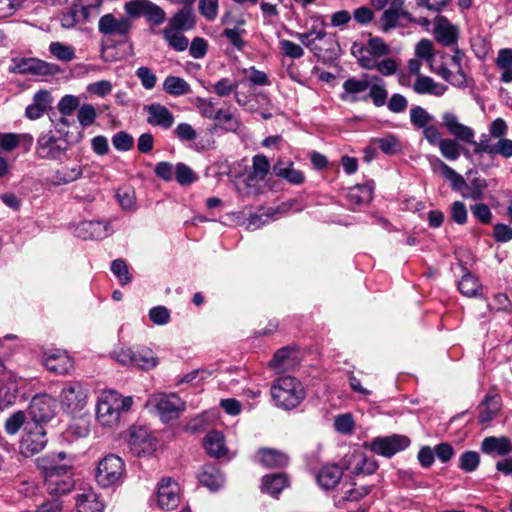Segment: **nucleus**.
<instances>
[{"label": "nucleus", "mask_w": 512, "mask_h": 512, "mask_svg": "<svg viewBox=\"0 0 512 512\" xmlns=\"http://www.w3.org/2000/svg\"><path fill=\"white\" fill-rule=\"evenodd\" d=\"M442 126L454 137L453 139L473 145V153L476 155L486 153L490 156L512 157V140H502L491 144L488 134H482L480 141H475L474 129L461 123L454 113L445 112L442 114Z\"/></svg>", "instance_id": "obj_1"}, {"label": "nucleus", "mask_w": 512, "mask_h": 512, "mask_svg": "<svg viewBox=\"0 0 512 512\" xmlns=\"http://www.w3.org/2000/svg\"><path fill=\"white\" fill-rule=\"evenodd\" d=\"M271 395L275 404L283 409L297 407L305 398L302 384L290 376L279 377L271 387Z\"/></svg>", "instance_id": "obj_2"}, {"label": "nucleus", "mask_w": 512, "mask_h": 512, "mask_svg": "<svg viewBox=\"0 0 512 512\" xmlns=\"http://www.w3.org/2000/svg\"><path fill=\"white\" fill-rule=\"evenodd\" d=\"M124 474V461L115 454H108L99 461L95 479L101 487L109 488L121 484Z\"/></svg>", "instance_id": "obj_3"}, {"label": "nucleus", "mask_w": 512, "mask_h": 512, "mask_svg": "<svg viewBox=\"0 0 512 512\" xmlns=\"http://www.w3.org/2000/svg\"><path fill=\"white\" fill-rule=\"evenodd\" d=\"M148 404L155 408L163 422L177 419L186 407L185 402L175 393L154 394L149 398Z\"/></svg>", "instance_id": "obj_4"}, {"label": "nucleus", "mask_w": 512, "mask_h": 512, "mask_svg": "<svg viewBox=\"0 0 512 512\" xmlns=\"http://www.w3.org/2000/svg\"><path fill=\"white\" fill-rule=\"evenodd\" d=\"M44 486L51 495L69 493L74 487L71 468L66 465L46 468L44 472Z\"/></svg>", "instance_id": "obj_5"}, {"label": "nucleus", "mask_w": 512, "mask_h": 512, "mask_svg": "<svg viewBox=\"0 0 512 512\" xmlns=\"http://www.w3.org/2000/svg\"><path fill=\"white\" fill-rule=\"evenodd\" d=\"M87 398L88 389L80 381L65 382L59 395L63 409L70 414L81 411L87 403Z\"/></svg>", "instance_id": "obj_6"}, {"label": "nucleus", "mask_w": 512, "mask_h": 512, "mask_svg": "<svg viewBox=\"0 0 512 512\" xmlns=\"http://www.w3.org/2000/svg\"><path fill=\"white\" fill-rule=\"evenodd\" d=\"M127 443L131 453L137 457L151 455L157 448V438L143 426L129 428Z\"/></svg>", "instance_id": "obj_7"}, {"label": "nucleus", "mask_w": 512, "mask_h": 512, "mask_svg": "<svg viewBox=\"0 0 512 512\" xmlns=\"http://www.w3.org/2000/svg\"><path fill=\"white\" fill-rule=\"evenodd\" d=\"M133 29V22L128 16L116 17L112 13L100 17L98 31L104 36L118 37L127 42Z\"/></svg>", "instance_id": "obj_8"}, {"label": "nucleus", "mask_w": 512, "mask_h": 512, "mask_svg": "<svg viewBox=\"0 0 512 512\" xmlns=\"http://www.w3.org/2000/svg\"><path fill=\"white\" fill-rule=\"evenodd\" d=\"M407 23L414 22L412 15L404 8V0H391L390 5L385 9L379 18L380 29L387 33Z\"/></svg>", "instance_id": "obj_9"}, {"label": "nucleus", "mask_w": 512, "mask_h": 512, "mask_svg": "<svg viewBox=\"0 0 512 512\" xmlns=\"http://www.w3.org/2000/svg\"><path fill=\"white\" fill-rule=\"evenodd\" d=\"M47 441L43 426L28 422L25 425V434L20 442V451L25 457L33 456L45 448Z\"/></svg>", "instance_id": "obj_10"}, {"label": "nucleus", "mask_w": 512, "mask_h": 512, "mask_svg": "<svg viewBox=\"0 0 512 512\" xmlns=\"http://www.w3.org/2000/svg\"><path fill=\"white\" fill-rule=\"evenodd\" d=\"M10 72L17 74H31L35 76L55 75L59 67L55 64L45 62L37 58H15Z\"/></svg>", "instance_id": "obj_11"}, {"label": "nucleus", "mask_w": 512, "mask_h": 512, "mask_svg": "<svg viewBox=\"0 0 512 512\" xmlns=\"http://www.w3.org/2000/svg\"><path fill=\"white\" fill-rule=\"evenodd\" d=\"M116 360L123 365H133L143 370H149L158 364L153 351L146 347L137 350L122 349L116 353Z\"/></svg>", "instance_id": "obj_12"}, {"label": "nucleus", "mask_w": 512, "mask_h": 512, "mask_svg": "<svg viewBox=\"0 0 512 512\" xmlns=\"http://www.w3.org/2000/svg\"><path fill=\"white\" fill-rule=\"evenodd\" d=\"M340 463L344 470L350 471L355 476L371 475L378 468L375 460L368 458L359 450L349 451L343 456Z\"/></svg>", "instance_id": "obj_13"}, {"label": "nucleus", "mask_w": 512, "mask_h": 512, "mask_svg": "<svg viewBox=\"0 0 512 512\" xmlns=\"http://www.w3.org/2000/svg\"><path fill=\"white\" fill-rule=\"evenodd\" d=\"M114 391H104L98 399L96 418L103 427H113L120 419L118 403L115 402Z\"/></svg>", "instance_id": "obj_14"}, {"label": "nucleus", "mask_w": 512, "mask_h": 512, "mask_svg": "<svg viewBox=\"0 0 512 512\" xmlns=\"http://www.w3.org/2000/svg\"><path fill=\"white\" fill-rule=\"evenodd\" d=\"M28 411L32 419L31 424L42 425L55 416V401L47 394L36 395L32 398Z\"/></svg>", "instance_id": "obj_15"}, {"label": "nucleus", "mask_w": 512, "mask_h": 512, "mask_svg": "<svg viewBox=\"0 0 512 512\" xmlns=\"http://www.w3.org/2000/svg\"><path fill=\"white\" fill-rule=\"evenodd\" d=\"M68 147L51 132L43 133L37 140L36 155L40 159L58 160L65 155Z\"/></svg>", "instance_id": "obj_16"}, {"label": "nucleus", "mask_w": 512, "mask_h": 512, "mask_svg": "<svg viewBox=\"0 0 512 512\" xmlns=\"http://www.w3.org/2000/svg\"><path fill=\"white\" fill-rule=\"evenodd\" d=\"M410 445V439L402 435L378 437L372 440L371 450L384 457H392Z\"/></svg>", "instance_id": "obj_17"}, {"label": "nucleus", "mask_w": 512, "mask_h": 512, "mask_svg": "<svg viewBox=\"0 0 512 512\" xmlns=\"http://www.w3.org/2000/svg\"><path fill=\"white\" fill-rule=\"evenodd\" d=\"M157 504L162 510H173L180 502V488L171 478H163L157 489Z\"/></svg>", "instance_id": "obj_18"}, {"label": "nucleus", "mask_w": 512, "mask_h": 512, "mask_svg": "<svg viewBox=\"0 0 512 512\" xmlns=\"http://www.w3.org/2000/svg\"><path fill=\"white\" fill-rule=\"evenodd\" d=\"M42 361L49 371L56 374H67L74 369V361L65 351L51 350L46 352Z\"/></svg>", "instance_id": "obj_19"}, {"label": "nucleus", "mask_w": 512, "mask_h": 512, "mask_svg": "<svg viewBox=\"0 0 512 512\" xmlns=\"http://www.w3.org/2000/svg\"><path fill=\"white\" fill-rule=\"evenodd\" d=\"M76 235L82 239L101 240L113 233L109 222L83 221L75 229Z\"/></svg>", "instance_id": "obj_20"}, {"label": "nucleus", "mask_w": 512, "mask_h": 512, "mask_svg": "<svg viewBox=\"0 0 512 512\" xmlns=\"http://www.w3.org/2000/svg\"><path fill=\"white\" fill-rule=\"evenodd\" d=\"M434 37L443 46L457 45L459 31L446 17L438 16L435 20Z\"/></svg>", "instance_id": "obj_21"}, {"label": "nucleus", "mask_w": 512, "mask_h": 512, "mask_svg": "<svg viewBox=\"0 0 512 512\" xmlns=\"http://www.w3.org/2000/svg\"><path fill=\"white\" fill-rule=\"evenodd\" d=\"M144 110L147 112V122L150 125L157 126L165 130L172 127L175 117L166 106L159 103H152L150 105H146Z\"/></svg>", "instance_id": "obj_22"}, {"label": "nucleus", "mask_w": 512, "mask_h": 512, "mask_svg": "<svg viewBox=\"0 0 512 512\" xmlns=\"http://www.w3.org/2000/svg\"><path fill=\"white\" fill-rule=\"evenodd\" d=\"M344 468L335 463L323 465L317 473L316 480L318 485L324 490L334 489L342 479Z\"/></svg>", "instance_id": "obj_23"}, {"label": "nucleus", "mask_w": 512, "mask_h": 512, "mask_svg": "<svg viewBox=\"0 0 512 512\" xmlns=\"http://www.w3.org/2000/svg\"><path fill=\"white\" fill-rule=\"evenodd\" d=\"M370 82L371 79H347L343 83V92L340 94V99L350 103H355L359 100H366L367 97H360L359 95L368 90Z\"/></svg>", "instance_id": "obj_24"}, {"label": "nucleus", "mask_w": 512, "mask_h": 512, "mask_svg": "<svg viewBox=\"0 0 512 512\" xmlns=\"http://www.w3.org/2000/svg\"><path fill=\"white\" fill-rule=\"evenodd\" d=\"M273 173L292 185H301L305 181L304 173L295 169L290 160L279 159L273 166Z\"/></svg>", "instance_id": "obj_25"}, {"label": "nucleus", "mask_w": 512, "mask_h": 512, "mask_svg": "<svg viewBox=\"0 0 512 512\" xmlns=\"http://www.w3.org/2000/svg\"><path fill=\"white\" fill-rule=\"evenodd\" d=\"M488 187V182L485 178L478 175L477 172L468 173V180L466 186L463 188L461 196L470 200H482L484 198L485 190Z\"/></svg>", "instance_id": "obj_26"}, {"label": "nucleus", "mask_w": 512, "mask_h": 512, "mask_svg": "<svg viewBox=\"0 0 512 512\" xmlns=\"http://www.w3.org/2000/svg\"><path fill=\"white\" fill-rule=\"evenodd\" d=\"M431 167L434 172L439 171L441 175L450 182L451 188L454 191L460 192V194L462 193L463 188L466 186V180L461 174L439 158H433Z\"/></svg>", "instance_id": "obj_27"}, {"label": "nucleus", "mask_w": 512, "mask_h": 512, "mask_svg": "<svg viewBox=\"0 0 512 512\" xmlns=\"http://www.w3.org/2000/svg\"><path fill=\"white\" fill-rule=\"evenodd\" d=\"M481 451L488 455L505 456L512 451V443L506 436H489L482 440Z\"/></svg>", "instance_id": "obj_28"}, {"label": "nucleus", "mask_w": 512, "mask_h": 512, "mask_svg": "<svg viewBox=\"0 0 512 512\" xmlns=\"http://www.w3.org/2000/svg\"><path fill=\"white\" fill-rule=\"evenodd\" d=\"M52 102L51 94L47 90H40L33 96V101L26 107L25 116L30 120L39 119Z\"/></svg>", "instance_id": "obj_29"}, {"label": "nucleus", "mask_w": 512, "mask_h": 512, "mask_svg": "<svg viewBox=\"0 0 512 512\" xmlns=\"http://www.w3.org/2000/svg\"><path fill=\"white\" fill-rule=\"evenodd\" d=\"M413 91L419 95L443 96L447 91V86L436 82L429 76L419 75L413 84Z\"/></svg>", "instance_id": "obj_30"}, {"label": "nucleus", "mask_w": 512, "mask_h": 512, "mask_svg": "<svg viewBox=\"0 0 512 512\" xmlns=\"http://www.w3.org/2000/svg\"><path fill=\"white\" fill-rule=\"evenodd\" d=\"M196 16L193 8H181L169 20L165 28H171L177 31H188L194 28Z\"/></svg>", "instance_id": "obj_31"}, {"label": "nucleus", "mask_w": 512, "mask_h": 512, "mask_svg": "<svg viewBox=\"0 0 512 512\" xmlns=\"http://www.w3.org/2000/svg\"><path fill=\"white\" fill-rule=\"evenodd\" d=\"M78 512H103L104 504L93 490H85L76 496Z\"/></svg>", "instance_id": "obj_32"}, {"label": "nucleus", "mask_w": 512, "mask_h": 512, "mask_svg": "<svg viewBox=\"0 0 512 512\" xmlns=\"http://www.w3.org/2000/svg\"><path fill=\"white\" fill-rule=\"evenodd\" d=\"M256 459L268 468H280L288 463L286 454L271 448H262L256 454Z\"/></svg>", "instance_id": "obj_33"}, {"label": "nucleus", "mask_w": 512, "mask_h": 512, "mask_svg": "<svg viewBox=\"0 0 512 512\" xmlns=\"http://www.w3.org/2000/svg\"><path fill=\"white\" fill-rule=\"evenodd\" d=\"M204 447L211 457L220 458L227 453L224 436L219 431H211L205 436Z\"/></svg>", "instance_id": "obj_34"}, {"label": "nucleus", "mask_w": 512, "mask_h": 512, "mask_svg": "<svg viewBox=\"0 0 512 512\" xmlns=\"http://www.w3.org/2000/svg\"><path fill=\"white\" fill-rule=\"evenodd\" d=\"M459 142L452 138H443L437 146L445 159L455 161L460 157L461 152L465 157L469 156V151L463 148Z\"/></svg>", "instance_id": "obj_35"}, {"label": "nucleus", "mask_w": 512, "mask_h": 512, "mask_svg": "<svg viewBox=\"0 0 512 512\" xmlns=\"http://www.w3.org/2000/svg\"><path fill=\"white\" fill-rule=\"evenodd\" d=\"M199 481L211 491H217L222 487L224 477L217 467L206 465L199 474Z\"/></svg>", "instance_id": "obj_36"}, {"label": "nucleus", "mask_w": 512, "mask_h": 512, "mask_svg": "<svg viewBox=\"0 0 512 512\" xmlns=\"http://www.w3.org/2000/svg\"><path fill=\"white\" fill-rule=\"evenodd\" d=\"M373 185L371 183L355 185L349 188L347 199L350 204L362 205L369 203L373 197Z\"/></svg>", "instance_id": "obj_37"}, {"label": "nucleus", "mask_w": 512, "mask_h": 512, "mask_svg": "<svg viewBox=\"0 0 512 512\" xmlns=\"http://www.w3.org/2000/svg\"><path fill=\"white\" fill-rule=\"evenodd\" d=\"M369 89V94L366 97L371 98L375 106L381 107L386 104L388 92L381 78L377 76L371 77Z\"/></svg>", "instance_id": "obj_38"}, {"label": "nucleus", "mask_w": 512, "mask_h": 512, "mask_svg": "<svg viewBox=\"0 0 512 512\" xmlns=\"http://www.w3.org/2000/svg\"><path fill=\"white\" fill-rule=\"evenodd\" d=\"M163 90L172 96H182L191 91L189 83L177 76H167L163 82Z\"/></svg>", "instance_id": "obj_39"}, {"label": "nucleus", "mask_w": 512, "mask_h": 512, "mask_svg": "<svg viewBox=\"0 0 512 512\" xmlns=\"http://www.w3.org/2000/svg\"><path fill=\"white\" fill-rule=\"evenodd\" d=\"M83 174L81 166L62 167L53 175V183L55 185H66L78 180Z\"/></svg>", "instance_id": "obj_40"}, {"label": "nucleus", "mask_w": 512, "mask_h": 512, "mask_svg": "<svg viewBox=\"0 0 512 512\" xmlns=\"http://www.w3.org/2000/svg\"><path fill=\"white\" fill-rule=\"evenodd\" d=\"M465 57V54L462 50L456 46L453 50V55L451 58L452 64L457 68V72L453 76L452 85L459 88H464L467 86V75L463 70L462 61Z\"/></svg>", "instance_id": "obj_41"}, {"label": "nucleus", "mask_w": 512, "mask_h": 512, "mask_svg": "<svg viewBox=\"0 0 512 512\" xmlns=\"http://www.w3.org/2000/svg\"><path fill=\"white\" fill-rule=\"evenodd\" d=\"M287 485V480L282 474H271L263 477L262 491L273 496L278 495Z\"/></svg>", "instance_id": "obj_42"}, {"label": "nucleus", "mask_w": 512, "mask_h": 512, "mask_svg": "<svg viewBox=\"0 0 512 512\" xmlns=\"http://www.w3.org/2000/svg\"><path fill=\"white\" fill-rule=\"evenodd\" d=\"M479 420L482 423L490 422L499 410V398L495 395H487L483 400Z\"/></svg>", "instance_id": "obj_43"}, {"label": "nucleus", "mask_w": 512, "mask_h": 512, "mask_svg": "<svg viewBox=\"0 0 512 512\" xmlns=\"http://www.w3.org/2000/svg\"><path fill=\"white\" fill-rule=\"evenodd\" d=\"M217 116L215 120L218 122V126L228 132H236L240 128L239 119L229 110L219 109L217 110Z\"/></svg>", "instance_id": "obj_44"}, {"label": "nucleus", "mask_w": 512, "mask_h": 512, "mask_svg": "<svg viewBox=\"0 0 512 512\" xmlns=\"http://www.w3.org/2000/svg\"><path fill=\"white\" fill-rule=\"evenodd\" d=\"M164 39L168 42L169 46L176 51H184L189 46L187 37L181 34L177 30L171 28H164L163 30Z\"/></svg>", "instance_id": "obj_45"}, {"label": "nucleus", "mask_w": 512, "mask_h": 512, "mask_svg": "<svg viewBox=\"0 0 512 512\" xmlns=\"http://www.w3.org/2000/svg\"><path fill=\"white\" fill-rule=\"evenodd\" d=\"M433 121L434 116L423 107L415 105L410 109V122L415 128L422 129Z\"/></svg>", "instance_id": "obj_46"}, {"label": "nucleus", "mask_w": 512, "mask_h": 512, "mask_svg": "<svg viewBox=\"0 0 512 512\" xmlns=\"http://www.w3.org/2000/svg\"><path fill=\"white\" fill-rule=\"evenodd\" d=\"M480 287L481 285L479 280L469 272L464 274L461 280L458 282V289L460 293L467 297L476 296L480 290Z\"/></svg>", "instance_id": "obj_47"}, {"label": "nucleus", "mask_w": 512, "mask_h": 512, "mask_svg": "<svg viewBox=\"0 0 512 512\" xmlns=\"http://www.w3.org/2000/svg\"><path fill=\"white\" fill-rule=\"evenodd\" d=\"M150 4L149 0H131L125 3L124 10L127 16L133 20L145 17Z\"/></svg>", "instance_id": "obj_48"}, {"label": "nucleus", "mask_w": 512, "mask_h": 512, "mask_svg": "<svg viewBox=\"0 0 512 512\" xmlns=\"http://www.w3.org/2000/svg\"><path fill=\"white\" fill-rule=\"evenodd\" d=\"M252 168L253 171L249 178L251 180L262 181L270 170V163L266 156L258 154L253 157Z\"/></svg>", "instance_id": "obj_49"}, {"label": "nucleus", "mask_w": 512, "mask_h": 512, "mask_svg": "<svg viewBox=\"0 0 512 512\" xmlns=\"http://www.w3.org/2000/svg\"><path fill=\"white\" fill-rule=\"evenodd\" d=\"M480 465V456L476 451H465L459 457L458 467L466 472H474Z\"/></svg>", "instance_id": "obj_50"}, {"label": "nucleus", "mask_w": 512, "mask_h": 512, "mask_svg": "<svg viewBox=\"0 0 512 512\" xmlns=\"http://www.w3.org/2000/svg\"><path fill=\"white\" fill-rule=\"evenodd\" d=\"M50 53L58 60L70 62L75 58V51L71 46L65 45L61 42H52L49 45Z\"/></svg>", "instance_id": "obj_51"}, {"label": "nucleus", "mask_w": 512, "mask_h": 512, "mask_svg": "<svg viewBox=\"0 0 512 512\" xmlns=\"http://www.w3.org/2000/svg\"><path fill=\"white\" fill-rule=\"evenodd\" d=\"M371 491V487L370 486H361V487H353L349 490H347L344 494V496L340 497V498H336L335 499V504L338 506V507H342L344 505L345 502L347 501H359L361 500L363 497H365L366 495H368Z\"/></svg>", "instance_id": "obj_52"}, {"label": "nucleus", "mask_w": 512, "mask_h": 512, "mask_svg": "<svg viewBox=\"0 0 512 512\" xmlns=\"http://www.w3.org/2000/svg\"><path fill=\"white\" fill-rule=\"evenodd\" d=\"M373 142L385 154H395L400 151L401 146L396 136L389 134L383 138H376Z\"/></svg>", "instance_id": "obj_53"}, {"label": "nucleus", "mask_w": 512, "mask_h": 512, "mask_svg": "<svg viewBox=\"0 0 512 512\" xmlns=\"http://www.w3.org/2000/svg\"><path fill=\"white\" fill-rule=\"evenodd\" d=\"M175 180L180 185H190L197 180L196 174L193 170L184 163H178L175 166Z\"/></svg>", "instance_id": "obj_54"}, {"label": "nucleus", "mask_w": 512, "mask_h": 512, "mask_svg": "<svg viewBox=\"0 0 512 512\" xmlns=\"http://www.w3.org/2000/svg\"><path fill=\"white\" fill-rule=\"evenodd\" d=\"M238 88L237 81L229 78H222L212 85V90L219 97H228Z\"/></svg>", "instance_id": "obj_55"}, {"label": "nucleus", "mask_w": 512, "mask_h": 512, "mask_svg": "<svg viewBox=\"0 0 512 512\" xmlns=\"http://www.w3.org/2000/svg\"><path fill=\"white\" fill-rule=\"evenodd\" d=\"M97 117L96 110L91 104H83L77 113V119L84 128L91 126Z\"/></svg>", "instance_id": "obj_56"}, {"label": "nucleus", "mask_w": 512, "mask_h": 512, "mask_svg": "<svg viewBox=\"0 0 512 512\" xmlns=\"http://www.w3.org/2000/svg\"><path fill=\"white\" fill-rule=\"evenodd\" d=\"M112 144L118 151H129L134 146V138L125 131H119L113 135Z\"/></svg>", "instance_id": "obj_57"}, {"label": "nucleus", "mask_w": 512, "mask_h": 512, "mask_svg": "<svg viewBox=\"0 0 512 512\" xmlns=\"http://www.w3.org/2000/svg\"><path fill=\"white\" fill-rule=\"evenodd\" d=\"M111 271L119 279L121 285H126L132 280L128 266L122 259H116L112 262Z\"/></svg>", "instance_id": "obj_58"}, {"label": "nucleus", "mask_w": 512, "mask_h": 512, "mask_svg": "<svg viewBox=\"0 0 512 512\" xmlns=\"http://www.w3.org/2000/svg\"><path fill=\"white\" fill-rule=\"evenodd\" d=\"M26 415L23 411H17L7 418L5 422V430L8 434H16L25 424Z\"/></svg>", "instance_id": "obj_59"}, {"label": "nucleus", "mask_w": 512, "mask_h": 512, "mask_svg": "<svg viewBox=\"0 0 512 512\" xmlns=\"http://www.w3.org/2000/svg\"><path fill=\"white\" fill-rule=\"evenodd\" d=\"M508 132V125L506 121L502 118H496L494 121L491 122L489 125V135L488 137H492L495 139H498V142H501L502 140H509L508 138H505V135Z\"/></svg>", "instance_id": "obj_60"}, {"label": "nucleus", "mask_w": 512, "mask_h": 512, "mask_svg": "<svg viewBox=\"0 0 512 512\" xmlns=\"http://www.w3.org/2000/svg\"><path fill=\"white\" fill-rule=\"evenodd\" d=\"M200 14L208 21H213L218 14V0H199Z\"/></svg>", "instance_id": "obj_61"}, {"label": "nucleus", "mask_w": 512, "mask_h": 512, "mask_svg": "<svg viewBox=\"0 0 512 512\" xmlns=\"http://www.w3.org/2000/svg\"><path fill=\"white\" fill-rule=\"evenodd\" d=\"M136 76L138 77V79L141 82V85L145 89L151 90V89H153L155 87L156 82H157V77L152 72V70L150 68L144 67V66L139 67L136 70Z\"/></svg>", "instance_id": "obj_62"}, {"label": "nucleus", "mask_w": 512, "mask_h": 512, "mask_svg": "<svg viewBox=\"0 0 512 512\" xmlns=\"http://www.w3.org/2000/svg\"><path fill=\"white\" fill-rule=\"evenodd\" d=\"M79 99L74 95H65L58 103V110L63 116H70L79 107Z\"/></svg>", "instance_id": "obj_63"}, {"label": "nucleus", "mask_w": 512, "mask_h": 512, "mask_svg": "<svg viewBox=\"0 0 512 512\" xmlns=\"http://www.w3.org/2000/svg\"><path fill=\"white\" fill-rule=\"evenodd\" d=\"M116 197L120 206L125 210H133L136 205L135 192L132 189H119Z\"/></svg>", "instance_id": "obj_64"}]
</instances>
